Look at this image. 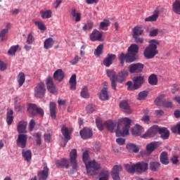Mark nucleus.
<instances>
[{
    "mask_svg": "<svg viewBox=\"0 0 180 180\" xmlns=\"http://www.w3.org/2000/svg\"><path fill=\"white\" fill-rule=\"evenodd\" d=\"M159 133L160 134L162 140H168V139H169V131L167 128H160Z\"/></svg>",
    "mask_w": 180,
    "mask_h": 180,
    "instance_id": "obj_29",
    "label": "nucleus"
},
{
    "mask_svg": "<svg viewBox=\"0 0 180 180\" xmlns=\"http://www.w3.org/2000/svg\"><path fill=\"white\" fill-rule=\"evenodd\" d=\"M61 133L67 141L71 140L70 136L71 133H72V130L71 129H68L67 127H65V125H63L61 128Z\"/></svg>",
    "mask_w": 180,
    "mask_h": 180,
    "instance_id": "obj_20",
    "label": "nucleus"
},
{
    "mask_svg": "<svg viewBox=\"0 0 180 180\" xmlns=\"http://www.w3.org/2000/svg\"><path fill=\"white\" fill-rule=\"evenodd\" d=\"M109 176H110L109 170L103 169L100 172V179L98 180H109Z\"/></svg>",
    "mask_w": 180,
    "mask_h": 180,
    "instance_id": "obj_38",
    "label": "nucleus"
},
{
    "mask_svg": "<svg viewBox=\"0 0 180 180\" xmlns=\"http://www.w3.org/2000/svg\"><path fill=\"white\" fill-rule=\"evenodd\" d=\"M64 77H65V75L61 69L57 70L53 74L54 79L58 82H61L64 79Z\"/></svg>",
    "mask_w": 180,
    "mask_h": 180,
    "instance_id": "obj_24",
    "label": "nucleus"
},
{
    "mask_svg": "<svg viewBox=\"0 0 180 180\" xmlns=\"http://www.w3.org/2000/svg\"><path fill=\"white\" fill-rule=\"evenodd\" d=\"M125 169L130 174H134V172H146L148 169V163L139 162L136 164H133L130 162L125 165Z\"/></svg>",
    "mask_w": 180,
    "mask_h": 180,
    "instance_id": "obj_5",
    "label": "nucleus"
},
{
    "mask_svg": "<svg viewBox=\"0 0 180 180\" xmlns=\"http://www.w3.org/2000/svg\"><path fill=\"white\" fill-rule=\"evenodd\" d=\"M127 149L129 151H133V153H137L140 151V146H137L134 143L127 144Z\"/></svg>",
    "mask_w": 180,
    "mask_h": 180,
    "instance_id": "obj_34",
    "label": "nucleus"
},
{
    "mask_svg": "<svg viewBox=\"0 0 180 180\" xmlns=\"http://www.w3.org/2000/svg\"><path fill=\"white\" fill-rule=\"evenodd\" d=\"M79 60H81V57H79L78 55H75L74 58L72 59L70 63L72 65H75L77 64H78V63L79 62Z\"/></svg>",
    "mask_w": 180,
    "mask_h": 180,
    "instance_id": "obj_58",
    "label": "nucleus"
},
{
    "mask_svg": "<svg viewBox=\"0 0 180 180\" xmlns=\"http://www.w3.org/2000/svg\"><path fill=\"white\" fill-rule=\"evenodd\" d=\"M115 58H116V55L108 53L107 56L103 59V64L105 67H110V65L113 64V60H115Z\"/></svg>",
    "mask_w": 180,
    "mask_h": 180,
    "instance_id": "obj_18",
    "label": "nucleus"
},
{
    "mask_svg": "<svg viewBox=\"0 0 180 180\" xmlns=\"http://www.w3.org/2000/svg\"><path fill=\"white\" fill-rule=\"evenodd\" d=\"M160 162L164 165H168L169 164V160L168 159V153L162 152L160 155Z\"/></svg>",
    "mask_w": 180,
    "mask_h": 180,
    "instance_id": "obj_36",
    "label": "nucleus"
},
{
    "mask_svg": "<svg viewBox=\"0 0 180 180\" xmlns=\"http://www.w3.org/2000/svg\"><path fill=\"white\" fill-rule=\"evenodd\" d=\"M54 43H56V41H54L53 38L49 37L46 39L44 41V49H45V50H49V49H53Z\"/></svg>",
    "mask_w": 180,
    "mask_h": 180,
    "instance_id": "obj_25",
    "label": "nucleus"
},
{
    "mask_svg": "<svg viewBox=\"0 0 180 180\" xmlns=\"http://www.w3.org/2000/svg\"><path fill=\"white\" fill-rule=\"evenodd\" d=\"M34 136L37 139V146H40V144H41V134L37 133Z\"/></svg>",
    "mask_w": 180,
    "mask_h": 180,
    "instance_id": "obj_61",
    "label": "nucleus"
},
{
    "mask_svg": "<svg viewBox=\"0 0 180 180\" xmlns=\"http://www.w3.org/2000/svg\"><path fill=\"white\" fill-rule=\"evenodd\" d=\"M122 171V166L120 165H115L112 167V174H119Z\"/></svg>",
    "mask_w": 180,
    "mask_h": 180,
    "instance_id": "obj_59",
    "label": "nucleus"
},
{
    "mask_svg": "<svg viewBox=\"0 0 180 180\" xmlns=\"http://www.w3.org/2000/svg\"><path fill=\"white\" fill-rule=\"evenodd\" d=\"M26 43L27 44H33V43H34V37L33 36V32H30L27 34Z\"/></svg>",
    "mask_w": 180,
    "mask_h": 180,
    "instance_id": "obj_53",
    "label": "nucleus"
},
{
    "mask_svg": "<svg viewBox=\"0 0 180 180\" xmlns=\"http://www.w3.org/2000/svg\"><path fill=\"white\" fill-rule=\"evenodd\" d=\"M131 126V120L129 117H124L119 120L115 134L117 137H124L129 136V130Z\"/></svg>",
    "mask_w": 180,
    "mask_h": 180,
    "instance_id": "obj_2",
    "label": "nucleus"
},
{
    "mask_svg": "<svg viewBox=\"0 0 180 180\" xmlns=\"http://www.w3.org/2000/svg\"><path fill=\"white\" fill-rule=\"evenodd\" d=\"M80 96L84 99H88L89 98V92L88 91V87L84 86L80 92Z\"/></svg>",
    "mask_w": 180,
    "mask_h": 180,
    "instance_id": "obj_45",
    "label": "nucleus"
},
{
    "mask_svg": "<svg viewBox=\"0 0 180 180\" xmlns=\"http://www.w3.org/2000/svg\"><path fill=\"white\" fill-rule=\"evenodd\" d=\"M56 165L60 168L61 167H65L68 168V160L67 159H62L61 160L56 161Z\"/></svg>",
    "mask_w": 180,
    "mask_h": 180,
    "instance_id": "obj_47",
    "label": "nucleus"
},
{
    "mask_svg": "<svg viewBox=\"0 0 180 180\" xmlns=\"http://www.w3.org/2000/svg\"><path fill=\"white\" fill-rule=\"evenodd\" d=\"M37 176L39 180H46L49 176V167L44 166L42 171L38 172Z\"/></svg>",
    "mask_w": 180,
    "mask_h": 180,
    "instance_id": "obj_22",
    "label": "nucleus"
},
{
    "mask_svg": "<svg viewBox=\"0 0 180 180\" xmlns=\"http://www.w3.org/2000/svg\"><path fill=\"white\" fill-rule=\"evenodd\" d=\"M56 103L51 102L49 104V110L51 113V117H52V119L56 118Z\"/></svg>",
    "mask_w": 180,
    "mask_h": 180,
    "instance_id": "obj_40",
    "label": "nucleus"
},
{
    "mask_svg": "<svg viewBox=\"0 0 180 180\" xmlns=\"http://www.w3.org/2000/svg\"><path fill=\"white\" fill-rule=\"evenodd\" d=\"M86 110L87 113H94V112L96 110V106H95V105L90 104L86 107Z\"/></svg>",
    "mask_w": 180,
    "mask_h": 180,
    "instance_id": "obj_56",
    "label": "nucleus"
},
{
    "mask_svg": "<svg viewBox=\"0 0 180 180\" xmlns=\"http://www.w3.org/2000/svg\"><path fill=\"white\" fill-rule=\"evenodd\" d=\"M79 134L83 140H87V139H91L94 134L92 133V129L84 127L80 130Z\"/></svg>",
    "mask_w": 180,
    "mask_h": 180,
    "instance_id": "obj_15",
    "label": "nucleus"
},
{
    "mask_svg": "<svg viewBox=\"0 0 180 180\" xmlns=\"http://www.w3.org/2000/svg\"><path fill=\"white\" fill-rule=\"evenodd\" d=\"M132 37H139L144 33V30L140 26H136L132 29Z\"/></svg>",
    "mask_w": 180,
    "mask_h": 180,
    "instance_id": "obj_27",
    "label": "nucleus"
},
{
    "mask_svg": "<svg viewBox=\"0 0 180 180\" xmlns=\"http://www.w3.org/2000/svg\"><path fill=\"white\" fill-rule=\"evenodd\" d=\"M157 34H158V30L157 29L152 30L149 33L150 37H155Z\"/></svg>",
    "mask_w": 180,
    "mask_h": 180,
    "instance_id": "obj_64",
    "label": "nucleus"
},
{
    "mask_svg": "<svg viewBox=\"0 0 180 180\" xmlns=\"http://www.w3.org/2000/svg\"><path fill=\"white\" fill-rule=\"evenodd\" d=\"M148 95V92L143 91L139 94L138 99L139 101H143V99L146 98Z\"/></svg>",
    "mask_w": 180,
    "mask_h": 180,
    "instance_id": "obj_57",
    "label": "nucleus"
},
{
    "mask_svg": "<svg viewBox=\"0 0 180 180\" xmlns=\"http://www.w3.org/2000/svg\"><path fill=\"white\" fill-rule=\"evenodd\" d=\"M10 29L11 23L7 22L5 28L0 31V41H6V40H8V34L9 33Z\"/></svg>",
    "mask_w": 180,
    "mask_h": 180,
    "instance_id": "obj_13",
    "label": "nucleus"
},
{
    "mask_svg": "<svg viewBox=\"0 0 180 180\" xmlns=\"http://www.w3.org/2000/svg\"><path fill=\"white\" fill-rule=\"evenodd\" d=\"M99 98L101 101H108L109 99V94L108 93V88L104 87L101 91Z\"/></svg>",
    "mask_w": 180,
    "mask_h": 180,
    "instance_id": "obj_31",
    "label": "nucleus"
},
{
    "mask_svg": "<svg viewBox=\"0 0 180 180\" xmlns=\"http://www.w3.org/2000/svg\"><path fill=\"white\" fill-rule=\"evenodd\" d=\"M102 36V32L98 31V30H94L90 34V40L91 41H102L103 40Z\"/></svg>",
    "mask_w": 180,
    "mask_h": 180,
    "instance_id": "obj_16",
    "label": "nucleus"
},
{
    "mask_svg": "<svg viewBox=\"0 0 180 180\" xmlns=\"http://www.w3.org/2000/svg\"><path fill=\"white\" fill-rule=\"evenodd\" d=\"M22 157L25 161H30L32 160V151L30 150H22Z\"/></svg>",
    "mask_w": 180,
    "mask_h": 180,
    "instance_id": "obj_48",
    "label": "nucleus"
},
{
    "mask_svg": "<svg viewBox=\"0 0 180 180\" xmlns=\"http://www.w3.org/2000/svg\"><path fill=\"white\" fill-rule=\"evenodd\" d=\"M160 45V41L157 39H151L149 41V45L147 46L144 51L143 56L148 60L154 58L157 54H158V50H157V46Z\"/></svg>",
    "mask_w": 180,
    "mask_h": 180,
    "instance_id": "obj_4",
    "label": "nucleus"
},
{
    "mask_svg": "<svg viewBox=\"0 0 180 180\" xmlns=\"http://www.w3.org/2000/svg\"><path fill=\"white\" fill-rule=\"evenodd\" d=\"M94 27V22H89L86 24H85L83 27V30H91Z\"/></svg>",
    "mask_w": 180,
    "mask_h": 180,
    "instance_id": "obj_60",
    "label": "nucleus"
},
{
    "mask_svg": "<svg viewBox=\"0 0 180 180\" xmlns=\"http://www.w3.org/2000/svg\"><path fill=\"white\" fill-rule=\"evenodd\" d=\"M89 154L88 153V150L84 151L83 153V161L86 166V169L87 171V174L91 176L92 175H96L98 172L96 171H99L101 169V164L96 162L95 160L89 161Z\"/></svg>",
    "mask_w": 180,
    "mask_h": 180,
    "instance_id": "obj_1",
    "label": "nucleus"
},
{
    "mask_svg": "<svg viewBox=\"0 0 180 180\" xmlns=\"http://www.w3.org/2000/svg\"><path fill=\"white\" fill-rule=\"evenodd\" d=\"M46 94V85L41 82L38 84L34 88V95L36 98H44Z\"/></svg>",
    "mask_w": 180,
    "mask_h": 180,
    "instance_id": "obj_9",
    "label": "nucleus"
},
{
    "mask_svg": "<svg viewBox=\"0 0 180 180\" xmlns=\"http://www.w3.org/2000/svg\"><path fill=\"white\" fill-rule=\"evenodd\" d=\"M103 54V44H100L97 46V48L94 51V56L96 57H99Z\"/></svg>",
    "mask_w": 180,
    "mask_h": 180,
    "instance_id": "obj_43",
    "label": "nucleus"
},
{
    "mask_svg": "<svg viewBox=\"0 0 180 180\" xmlns=\"http://www.w3.org/2000/svg\"><path fill=\"white\" fill-rule=\"evenodd\" d=\"M131 133L132 136L139 137V136H141L142 133H144V128L141 125L136 124L131 129Z\"/></svg>",
    "mask_w": 180,
    "mask_h": 180,
    "instance_id": "obj_14",
    "label": "nucleus"
},
{
    "mask_svg": "<svg viewBox=\"0 0 180 180\" xmlns=\"http://www.w3.org/2000/svg\"><path fill=\"white\" fill-rule=\"evenodd\" d=\"M129 57H130V55L129 53L124 54V53H121L119 59L121 63V64H124V61L126 60L127 63H132V62H129L127 60H129Z\"/></svg>",
    "mask_w": 180,
    "mask_h": 180,
    "instance_id": "obj_50",
    "label": "nucleus"
},
{
    "mask_svg": "<svg viewBox=\"0 0 180 180\" xmlns=\"http://www.w3.org/2000/svg\"><path fill=\"white\" fill-rule=\"evenodd\" d=\"M171 131L172 133L179 134L180 136V122L177 123L175 126L171 127Z\"/></svg>",
    "mask_w": 180,
    "mask_h": 180,
    "instance_id": "obj_54",
    "label": "nucleus"
},
{
    "mask_svg": "<svg viewBox=\"0 0 180 180\" xmlns=\"http://www.w3.org/2000/svg\"><path fill=\"white\" fill-rule=\"evenodd\" d=\"M120 108L124 112V113H131L133 110H131V108H130V105H129V103L126 101H122L120 103Z\"/></svg>",
    "mask_w": 180,
    "mask_h": 180,
    "instance_id": "obj_21",
    "label": "nucleus"
},
{
    "mask_svg": "<svg viewBox=\"0 0 180 180\" xmlns=\"http://www.w3.org/2000/svg\"><path fill=\"white\" fill-rule=\"evenodd\" d=\"M46 86L49 92L51 94H57V89H56V85L53 83V78L48 77L46 79Z\"/></svg>",
    "mask_w": 180,
    "mask_h": 180,
    "instance_id": "obj_19",
    "label": "nucleus"
},
{
    "mask_svg": "<svg viewBox=\"0 0 180 180\" xmlns=\"http://www.w3.org/2000/svg\"><path fill=\"white\" fill-rule=\"evenodd\" d=\"M133 82H128L127 85H128L129 91H136V89H139L142 84H144V77L143 76H136L133 77Z\"/></svg>",
    "mask_w": 180,
    "mask_h": 180,
    "instance_id": "obj_6",
    "label": "nucleus"
},
{
    "mask_svg": "<svg viewBox=\"0 0 180 180\" xmlns=\"http://www.w3.org/2000/svg\"><path fill=\"white\" fill-rule=\"evenodd\" d=\"M155 103L158 106H163L164 108H172V101L165 100V95L162 94L159 96L155 100Z\"/></svg>",
    "mask_w": 180,
    "mask_h": 180,
    "instance_id": "obj_8",
    "label": "nucleus"
},
{
    "mask_svg": "<svg viewBox=\"0 0 180 180\" xmlns=\"http://www.w3.org/2000/svg\"><path fill=\"white\" fill-rule=\"evenodd\" d=\"M160 128L157 125H154L152 127H150L144 135L142 136L143 139H146L147 137H154L157 133H160Z\"/></svg>",
    "mask_w": 180,
    "mask_h": 180,
    "instance_id": "obj_12",
    "label": "nucleus"
},
{
    "mask_svg": "<svg viewBox=\"0 0 180 180\" xmlns=\"http://www.w3.org/2000/svg\"><path fill=\"white\" fill-rule=\"evenodd\" d=\"M160 16V11L155 10L153 14L145 18V22H155Z\"/></svg>",
    "mask_w": 180,
    "mask_h": 180,
    "instance_id": "obj_28",
    "label": "nucleus"
},
{
    "mask_svg": "<svg viewBox=\"0 0 180 180\" xmlns=\"http://www.w3.org/2000/svg\"><path fill=\"white\" fill-rule=\"evenodd\" d=\"M144 69L143 63H133L129 66V72L131 74H139Z\"/></svg>",
    "mask_w": 180,
    "mask_h": 180,
    "instance_id": "obj_11",
    "label": "nucleus"
},
{
    "mask_svg": "<svg viewBox=\"0 0 180 180\" xmlns=\"http://www.w3.org/2000/svg\"><path fill=\"white\" fill-rule=\"evenodd\" d=\"M26 126H27V122L25 121L20 122L17 127L18 133H26Z\"/></svg>",
    "mask_w": 180,
    "mask_h": 180,
    "instance_id": "obj_32",
    "label": "nucleus"
},
{
    "mask_svg": "<svg viewBox=\"0 0 180 180\" xmlns=\"http://www.w3.org/2000/svg\"><path fill=\"white\" fill-rule=\"evenodd\" d=\"M96 124L97 128L98 129V130H100V131H102V130H103V127H105V124H103L102 123V120L100 118H97L96 119Z\"/></svg>",
    "mask_w": 180,
    "mask_h": 180,
    "instance_id": "obj_52",
    "label": "nucleus"
},
{
    "mask_svg": "<svg viewBox=\"0 0 180 180\" xmlns=\"http://www.w3.org/2000/svg\"><path fill=\"white\" fill-rule=\"evenodd\" d=\"M133 39H134L135 43H138L139 44H143L144 43V39L142 37H133Z\"/></svg>",
    "mask_w": 180,
    "mask_h": 180,
    "instance_id": "obj_62",
    "label": "nucleus"
},
{
    "mask_svg": "<svg viewBox=\"0 0 180 180\" xmlns=\"http://www.w3.org/2000/svg\"><path fill=\"white\" fill-rule=\"evenodd\" d=\"M104 126L105 127H106L108 130H109V131H110L111 133H113V131L115 130V127H116V123L113 122L111 120H108L105 122Z\"/></svg>",
    "mask_w": 180,
    "mask_h": 180,
    "instance_id": "obj_37",
    "label": "nucleus"
},
{
    "mask_svg": "<svg viewBox=\"0 0 180 180\" xmlns=\"http://www.w3.org/2000/svg\"><path fill=\"white\" fill-rule=\"evenodd\" d=\"M172 11L176 15H180V0H176L172 4Z\"/></svg>",
    "mask_w": 180,
    "mask_h": 180,
    "instance_id": "obj_35",
    "label": "nucleus"
},
{
    "mask_svg": "<svg viewBox=\"0 0 180 180\" xmlns=\"http://www.w3.org/2000/svg\"><path fill=\"white\" fill-rule=\"evenodd\" d=\"M110 25V21L108 19H104L103 21L100 23V29H101V30H105V28L108 27Z\"/></svg>",
    "mask_w": 180,
    "mask_h": 180,
    "instance_id": "obj_51",
    "label": "nucleus"
},
{
    "mask_svg": "<svg viewBox=\"0 0 180 180\" xmlns=\"http://www.w3.org/2000/svg\"><path fill=\"white\" fill-rule=\"evenodd\" d=\"M139 53V46L136 44H131L128 49V56L127 61L134 62L137 60V53Z\"/></svg>",
    "mask_w": 180,
    "mask_h": 180,
    "instance_id": "obj_7",
    "label": "nucleus"
},
{
    "mask_svg": "<svg viewBox=\"0 0 180 180\" xmlns=\"http://www.w3.org/2000/svg\"><path fill=\"white\" fill-rule=\"evenodd\" d=\"M69 84H70V89L72 91L77 89V75L74 74L71 76Z\"/></svg>",
    "mask_w": 180,
    "mask_h": 180,
    "instance_id": "obj_30",
    "label": "nucleus"
},
{
    "mask_svg": "<svg viewBox=\"0 0 180 180\" xmlns=\"http://www.w3.org/2000/svg\"><path fill=\"white\" fill-rule=\"evenodd\" d=\"M18 50H19V51H20V50H22V49L20 48V46L19 45H15L10 48L8 53V54H10V56H15V54H16V51H18Z\"/></svg>",
    "mask_w": 180,
    "mask_h": 180,
    "instance_id": "obj_41",
    "label": "nucleus"
},
{
    "mask_svg": "<svg viewBox=\"0 0 180 180\" xmlns=\"http://www.w3.org/2000/svg\"><path fill=\"white\" fill-rule=\"evenodd\" d=\"M141 121L143 122L146 124H148L150 123V117L148 115H144L141 118Z\"/></svg>",
    "mask_w": 180,
    "mask_h": 180,
    "instance_id": "obj_63",
    "label": "nucleus"
},
{
    "mask_svg": "<svg viewBox=\"0 0 180 180\" xmlns=\"http://www.w3.org/2000/svg\"><path fill=\"white\" fill-rule=\"evenodd\" d=\"M70 15L75 22L81 21V13L77 12V9L72 8L70 10Z\"/></svg>",
    "mask_w": 180,
    "mask_h": 180,
    "instance_id": "obj_26",
    "label": "nucleus"
},
{
    "mask_svg": "<svg viewBox=\"0 0 180 180\" xmlns=\"http://www.w3.org/2000/svg\"><path fill=\"white\" fill-rule=\"evenodd\" d=\"M41 18L42 19H50L51 18V11L47 10V11H43L41 10L40 11Z\"/></svg>",
    "mask_w": 180,
    "mask_h": 180,
    "instance_id": "obj_42",
    "label": "nucleus"
},
{
    "mask_svg": "<svg viewBox=\"0 0 180 180\" xmlns=\"http://www.w3.org/2000/svg\"><path fill=\"white\" fill-rule=\"evenodd\" d=\"M107 75L111 81L112 87L114 88V89H116V82H120V84H122V82H124L129 75V72L126 70H123L118 73L117 76H116L115 71L108 70Z\"/></svg>",
    "mask_w": 180,
    "mask_h": 180,
    "instance_id": "obj_3",
    "label": "nucleus"
},
{
    "mask_svg": "<svg viewBox=\"0 0 180 180\" xmlns=\"http://www.w3.org/2000/svg\"><path fill=\"white\" fill-rule=\"evenodd\" d=\"M159 168H160V163L155 162L150 163V169L151 171L155 172Z\"/></svg>",
    "mask_w": 180,
    "mask_h": 180,
    "instance_id": "obj_55",
    "label": "nucleus"
},
{
    "mask_svg": "<svg viewBox=\"0 0 180 180\" xmlns=\"http://www.w3.org/2000/svg\"><path fill=\"white\" fill-rule=\"evenodd\" d=\"M25 73L23 72H20L18 75L17 77V80L19 84V86H22V85H23V84H25Z\"/></svg>",
    "mask_w": 180,
    "mask_h": 180,
    "instance_id": "obj_44",
    "label": "nucleus"
},
{
    "mask_svg": "<svg viewBox=\"0 0 180 180\" xmlns=\"http://www.w3.org/2000/svg\"><path fill=\"white\" fill-rule=\"evenodd\" d=\"M27 142V136L25 134H19L17 139V146L21 148L26 147V143Z\"/></svg>",
    "mask_w": 180,
    "mask_h": 180,
    "instance_id": "obj_17",
    "label": "nucleus"
},
{
    "mask_svg": "<svg viewBox=\"0 0 180 180\" xmlns=\"http://www.w3.org/2000/svg\"><path fill=\"white\" fill-rule=\"evenodd\" d=\"M27 111L32 116H34L35 115H40L41 117L44 115V111L43 109L37 108V106L34 104L28 105Z\"/></svg>",
    "mask_w": 180,
    "mask_h": 180,
    "instance_id": "obj_10",
    "label": "nucleus"
},
{
    "mask_svg": "<svg viewBox=\"0 0 180 180\" xmlns=\"http://www.w3.org/2000/svg\"><path fill=\"white\" fill-rule=\"evenodd\" d=\"M6 122L8 126H11L13 123V110H10L6 113Z\"/></svg>",
    "mask_w": 180,
    "mask_h": 180,
    "instance_id": "obj_39",
    "label": "nucleus"
},
{
    "mask_svg": "<svg viewBox=\"0 0 180 180\" xmlns=\"http://www.w3.org/2000/svg\"><path fill=\"white\" fill-rule=\"evenodd\" d=\"M148 82L150 85H157L158 84V78L155 75H151L148 77Z\"/></svg>",
    "mask_w": 180,
    "mask_h": 180,
    "instance_id": "obj_46",
    "label": "nucleus"
},
{
    "mask_svg": "<svg viewBox=\"0 0 180 180\" xmlns=\"http://www.w3.org/2000/svg\"><path fill=\"white\" fill-rule=\"evenodd\" d=\"M70 162L73 165V169H77V150L72 149L70 153Z\"/></svg>",
    "mask_w": 180,
    "mask_h": 180,
    "instance_id": "obj_23",
    "label": "nucleus"
},
{
    "mask_svg": "<svg viewBox=\"0 0 180 180\" xmlns=\"http://www.w3.org/2000/svg\"><path fill=\"white\" fill-rule=\"evenodd\" d=\"M34 25L37 26L38 29L41 30V32H44V30H47V27H46V25L43 23L41 21H35Z\"/></svg>",
    "mask_w": 180,
    "mask_h": 180,
    "instance_id": "obj_49",
    "label": "nucleus"
},
{
    "mask_svg": "<svg viewBox=\"0 0 180 180\" xmlns=\"http://www.w3.org/2000/svg\"><path fill=\"white\" fill-rule=\"evenodd\" d=\"M160 146V142H152L146 146V150L148 153H153L155 148Z\"/></svg>",
    "mask_w": 180,
    "mask_h": 180,
    "instance_id": "obj_33",
    "label": "nucleus"
}]
</instances>
